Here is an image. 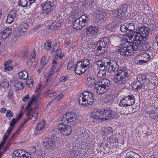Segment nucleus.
<instances>
[{
  "mask_svg": "<svg viewBox=\"0 0 158 158\" xmlns=\"http://www.w3.org/2000/svg\"><path fill=\"white\" fill-rule=\"evenodd\" d=\"M135 32H128V31L127 32V36L130 39H131L134 36V38L135 36Z\"/></svg>",
  "mask_w": 158,
  "mask_h": 158,
  "instance_id": "51",
  "label": "nucleus"
},
{
  "mask_svg": "<svg viewBox=\"0 0 158 158\" xmlns=\"http://www.w3.org/2000/svg\"><path fill=\"white\" fill-rule=\"evenodd\" d=\"M38 116V114L37 113H35L29 115L28 118L27 119L25 122V123L28 121L30 119H32V120H34V121H35L36 118Z\"/></svg>",
  "mask_w": 158,
  "mask_h": 158,
  "instance_id": "39",
  "label": "nucleus"
},
{
  "mask_svg": "<svg viewBox=\"0 0 158 158\" xmlns=\"http://www.w3.org/2000/svg\"><path fill=\"white\" fill-rule=\"evenodd\" d=\"M77 116L76 114L73 112H68L64 115L60 119L61 122L68 123L69 122H74L76 119Z\"/></svg>",
  "mask_w": 158,
  "mask_h": 158,
  "instance_id": "9",
  "label": "nucleus"
},
{
  "mask_svg": "<svg viewBox=\"0 0 158 158\" xmlns=\"http://www.w3.org/2000/svg\"><path fill=\"white\" fill-rule=\"evenodd\" d=\"M6 116L7 117H11L13 116L10 110H7L6 113Z\"/></svg>",
  "mask_w": 158,
  "mask_h": 158,
  "instance_id": "60",
  "label": "nucleus"
},
{
  "mask_svg": "<svg viewBox=\"0 0 158 158\" xmlns=\"http://www.w3.org/2000/svg\"><path fill=\"white\" fill-rule=\"evenodd\" d=\"M16 123L15 119V118H13L10 122V125L11 127H13Z\"/></svg>",
  "mask_w": 158,
  "mask_h": 158,
  "instance_id": "61",
  "label": "nucleus"
},
{
  "mask_svg": "<svg viewBox=\"0 0 158 158\" xmlns=\"http://www.w3.org/2000/svg\"><path fill=\"white\" fill-rule=\"evenodd\" d=\"M118 65L116 61L112 60L107 62L106 70L108 73L117 72L118 70Z\"/></svg>",
  "mask_w": 158,
  "mask_h": 158,
  "instance_id": "11",
  "label": "nucleus"
},
{
  "mask_svg": "<svg viewBox=\"0 0 158 158\" xmlns=\"http://www.w3.org/2000/svg\"><path fill=\"white\" fill-rule=\"evenodd\" d=\"M94 0H87L85 2L87 6H89L90 9H93L94 8Z\"/></svg>",
  "mask_w": 158,
  "mask_h": 158,
  "instance_id": "41",
  "label": "nucleus"
},
{
  "mask_svg": "<svg viewBox=\"0 0 158 158\" xmlns=\"http://www.w3.org/2000/svg\"><path fill=\"white\" fill-rule=\"evenodd\" d=\"M20 130L19 129L17 130L16 132L12 136V139H14L15 137H17V135L20 133Z\"/></svg>",
  "mask_w": 158,
  "mask_h": 158,
  "instance_id": "58",
  "label": "nucleus"
},
{
  "mask_svg": "<svg viewBox=\"0 0 158 158\" xmlns=\"http://www.w3.org/2000/svg\"><path fill=\"white\" fill-rule=\"evenodd\" d=\"M142 43H143V42H141V44L139 46L138 48H139V47L140 46L143 48V49L144 50H147L150 49V47L148 43H146L142 44Z\"/></svg>",
  "mask_w": 158,
  "mask_h": 158,
  "instance_id": "42",
  "label": "nucleus"
},
{
  "mask_svg": "<svg viewBox=\"0 0 158 158\" xmlns=\"http://www.w3.org/2000/svg\"><path fill=\"white\" fill-rule=\"evenodd\" d=\"M25 151L23 150L19 149L14 151L12 153V156L13 157H17L18 158L21 157L23 153H25Z\"/></svg>",
  "mask_w": 158,
  "mask_h": 158,
  "instance_id": "26",
  "label": "nucleus"
},
{
  "mask_svg": "<svg viewBox=\"0 0 158 158\" xmlns=\"http://www.w3.org/2000/svg\"><path fill=\"white\" fill-rule=\"evenodd\" d=\"M106 70H100L97 74V76L99 78H102L104 77L106 74Z\"/></svg>",
  "mask_w": 158,
  "mask_h": 158,
  "instance_id": "37",
  "label": "nucleus"
},
{
  "mask_svg": "<svg viewBox=\"0 0 158 158\" xmlns=\"http://www.w3.org/2000/svg\"><path fill=\"white\" fill-rule=\"evenodd\" d=\"M126 158H140V156L135 152L131 151L127 153Z\"/></svg>",
  "mask_w": 158,
  "mask_h": 158,
  "instance_id": "28",
  "label": "nucleus"
},
{
  "mask_svg": "<svg viewBox=\"0 0 158 158\" xmlns=\"http://www.w3.org/2000/svg\"><path fill=\"white\" fill-rule=\"evenodd\" d=\"M137 80L139 81L141 84L146 85L149 82V79L147 77L146 75L140 74L137 76Z\"/></svg>",
  "mask_w": 158,
  "mask_h": 158,
  "instance_id": "19",
  "label": "nucleus"
},
{
  "mask_svg": "<svg viewBox=\"0 0 158 158\" xmlns=\"http://www.w3.org/2000/svg\"><path fill=\"white\" fill-rule=\"evenodd\" d=\"M43 12L45 15H51L52 12L53 10H52L51 9H49L47 8H43Z\"/></svg>",
  "mask_w": 158,
  "mask_h": 158,
  "instance_id": "40",
  "label": "nucleus"
},
{
  "mask_svg": "<svg viewBox=\"0 0 158 158\" xmlns=\"http://www.w3.org/2000/svg\"><path fill=\"white\" fill-rule=\"evenodd\" d=\"M52 5V2L49 1H47L44 3H43L42 5V8H43L44 7V6H49Z\"/></svg>",
  "mask_w": 158,
  "mask_h": 158,
  "instance_id": "55",
  "label": "nucleus"
},
{
  "mask_svg": "<svg viewBox=\"0 0 158 158\" xmlns=\"http://www.w3.org/2000/svg\"><path fill=\"white\" fill-rule=\"evenodd\" d=\"M92 68V66L90 64L89 60L86 59L78 62L76 64L74 70L77 74L81 75L87 70L89 71Z\"/></svg>",
  "mask_w": 158,
  "mask_h": 158,
  "instance_id": "3",
  "label": "nucleus"
},
{
  "mask_svg": "<svg viewBox=\"0 0 158 158\" xmlns=\"http://www.w3.org/2000/svg\"><path fill=\"white\" fill-rule=\"evenodd\" d=\"M37 101V98H36L35 97H32L31 99V102L30 103H31V104L32 103H35Z\"/></svg>",
  "mask_w": 158,
  "mask_h": 158,
  "instance_id": "64",
  "label": "nucleus"
},
{
  "mask_svg": "<svg viewBox=\"0 0 158 158\" xmlns=\"http://www.w3.org/2000/svg\"><path fill=\"white\" fill-rule=\"evenodd\" d=\"M129 6L127 4L123 5L120 9L123 11L124 14H126L127 12V10Z\"/></svg>",
  "mask_w": 158,
  "mask_h": 158,
  "instance_id": "50",
  "label": "nucleus"
},
{
  "mask_svg": "<svg viewBox=\"0 0 158 158\" xmlns=\"http://www.w3.org/2000/svg\"><path fill=\"white\" fill-rule=\"evenodd\" d=\"M68 79V77L66 76H63L60 79V81L64 82Z\"/></svg>",
  "mask_w": 158,
  "mask_h": 158,
  "instance_id": "63",
  "label": "nucleus"
},
{
  "mask_svg": "<svg viewBox=\"0 0 158 158\" xmlns=\"http://www.w3.org/2000/svg\"><path fill=\"white\" fill-rule=\"evenodd\" d=\"M94 95L92 93L87 91L81 93L77 96L79 104L83 106L92 105L94 102Z\"/></svg>",
  "mask_w": 158,
  "mask_h": 158,
  "instance_id": "2",
  "label": "nucleus"
},
{
  "mask_svg": "<svg viewBox=\"0 0 158 158\" xmlns=\"http://www.w3.org/2000/svg\"><path fill=\"white\" fill-rule=\"evenodd\" d=\"M129 76V74L126 70H120L116 74V76L114 77L113 81L118 85H124L126 83V78Z\"/></svg>",
  "mask_w": 158,
  "mask_h": 158,
  "instance_id": "6",
  "label": "nucleus"
},
{
  "mask_svg": "<svg viewBox=\"0 0 158 158\" xmlns=\"http://www.w3.org/2000/svg\"><path fill=\"white\" fill-rule=\"evenodd\" d=\"M131 85L133 88L136 89L137 90H140L142 87L143 86V84L137 80L134 81L131 83Z\"/></svg>",
  "mask_w": 158,
  "mask_h": 158,
  "instance_id": "25",
  "label": "nucleus"
},
{
  "mask_svg": "<svg viewBox=\"0 0 158 158\" xmlns=\"http://www.w3.org/2000/svg\"><path fill=\"white\" fill-rule=\"evenodd\" d=\"M113 14L114 17L118 18L119 19L122 18L125 15L124 12L120 9H118L114 11L113 12Z\"/></svg>",
  "mask_w": 158,
  "mask_h": 158,
  "instance_id": "22",
  "label": "nucleus"
},
{
  "mask_svg": "<svg viewBox=\"0 0 158 158\" xmlns=\"http://www.w3.org/2000/svg\"><path fill=\"white\" fill-rule=\"evenodd\" d=\"M139 43L135 40H134L133 43L131 44L125 42L117 47V52L121 55L129 56L133 54L134 51L138 49L139 46L138 44Z\"/></svg>",
  "mask_w": 158,
  "mask_h": 158,
  "instance_id": "1",
  "label": "nucleus"
},
{
  "mask_svg": "<svg viewBox=\"0 0 158 158\" xmlns=\"http://www.w3.org/2000/svg\"><path fill=\"white\" fill-rule=\"evenodd\" d=\"M110 85V82L109 80L106 78L97 81L94 89L97 94H102L107 91Z\"/></svg>",
  "mask_w": 158,
  "mask_h": 158,
  "instance_id": "4",
  "label": "nucleus"
},
{
  "mask_svg": "<svg viewBox=\"0 0 158 158\" xmlns=\"http://www.w3.org/2000/svg\"><path fill=\"white\" fill-rule=\"evenodd\" d=\"M96 64L98 66L100 70H106L107 62H105L102 60L97 61Z\"/></svg>",
  "mask_w": 158,
  "mask_h": 158,
  "instance_id": "24",
  "label": "nucleus"
},
{
  "mask_svg": "<svg viewBox=\"0 0 158 158\" xmlns=\"http://www.w3.org/2000/svg\"><path fill=\"white\" fill-rule=\"evenodd\" d=\"M49 57L43 56L41 60V65L43 66H44L48 62Z\"/></svg>",
  "mask_w": 158,
  "mask_h": 158,
  "instance_id": "31",
  "label": "nucleus"
},
{
  "mask_svg": "<svg viewBox=\"0 0 158 158\" xmlns=\"http://www.w3.org/2000/svg\"><path fill=\"white\" fill-rule=\"evenodd\" d=\"M28 73L26 71H23L22 72H19L18 75L21 79L24 80L26 79L28 77Z\"/></svg>",
  "mask_w": 158,
  "mask_h": 158,
  "instance_id": "30",
  "label": "nucleus"
},
{
  "mask_svg": "<svg viewBox=\"0 0 158 158\" xmlns=\"http://www.w3.org/2000/svg\"><path fill=\"white\" fill-rule=\"evenodd\" d=\"M127 24V26L128 31V32H134L133 31V30H134L135 28L134 23L131 22L128 23Z\"/></svg>",
  "mask_w": 158,
  "mask_h": 158,
  "instance_id": "35",
  "label": "nucleus"
},
{
  "mask_svg": "<svg viewBox=\"0 0 158 158\" xmlns=\"http://www.w3.org/2000/svg\"><path fill=\"white\" fill-rule=\"evenodd\" d=\"M120 107H123L121 111V112L123 113V114H127L129 113H133L132 110L134 109L132 106Z\"/></svg>",
  "mask_w": 158,
  "mask_h": 158,
  "instance_id": "23",
  "label": "nucleus"
},
{
  "mask_svg": "<svg viewBox=\"0 0 158 158\" xmlns=\"http://www.w3.org/2000/svg\"><path fill=\"white\" fill-rule=\"evenodd\" d=\"M20 2L21 3L19 5L23 7L31 5L29 3L30 2L27 1V0H20Z\"/></svg>",
  "mask_w": 158,
  "mask_h": 158,
  "instance_id": "43",
  "label": "nucleus"
},
{
  "mask_svg": "<svg viewBox=\"0 0 158 158\" xmlns=\"http://www.w3.org/2000/svg\"><path fill=\"white\" fill-rule=\"evenodd\" d=\"M43 142L44 143V145H45L46 143V146H49V147L51 149H52L53 147H56L58 143L57 139V137L54 136H52L49 141H47L45 142L44 141Z\"/></svg>",
  "mask_w": 158,
  "mask_h": 158,
  "instance_id": "16",
  "label": "nucleus"
},
{
  "mask_svg": "<svg viewBox=\"0 0 158 158\" xmlns=\"http://www.w3.org/2000/svg\"><path fill=\"white\" fill-rule=\"evenodd\" d=\"M35 52H31L30 54V60L31 62L32 63L35 62Z\"/></svg>",
  "mask_w": 158,
  "mask_h": 158,
  "instance_id": "47",
  "label": "nucleus"
},
{
  "mask_svg": "<svg viewBox=\"0 0 158 158\" xmlns=\"http://www.w3.org/2000/svg\"><path fill=\"white\" fill-rule=\"evenodd\" d=\"M106 15V14L104 10H98L96 13V18L98 21L103 22Z\"/></svg>",
  "mask_w": 158,
  "mask_h": 158,
  "instance_id": "20",
  "label": "nucleus"
},
{
  "mask_svg": "<svg viewBox=\"0 0 158 158\" xmlns=\"http://www.w3.org/2000/svg\"><path fill=\"white\" fill-rule=\"evenodd\" d=\"M14 85L15 87L16 88V89L18 90L22 89L24 86L23 82L20 81H16Z\"/></svg>",
  "mask_w": 158,
  "mask_h": 158,
  "instance_id": "34",
  "label": "nucleus"
},
{
  "mask_svg": "<svg viewBox=\"0 0 158 158\" xmlns=\"http://www.w3.org/2000/svg\"><path fill=\"white\" fill-rule=\"evenodd\" d=\"M5 67V68L4 69L5 71H11L13 69V66L12 65L10 66L9 65H7Z\"/></svg>",
  "mask_w": 158,
  "mask_h": 158,
  "instance_id": "57",
  "label": "nucleus"
},
{
  "mask_svg": "<svg viewBox=\"0 0 158 158\" xmlns=\"http://www.w3.org/2000/svg\"><path fill=\"white\" fill-rule=\"evenodd\" d=\"M45 124V123L44 120H42L38 124L37 128L38 130H41L44 127Z\"/></svg>",
  "mask_w": 158,
  "mask_h": 158,
  "instance_id": "44",
  "label": "nucleus"
},
{
  "mask_svg": "<svg viewBox=\"0 0 158 158\" xmlns=\"http://www.w3.org/2000/svg\"><path fill=\"white\" fill-rule=\"evenodd\" d=\"M61 49H59L58 50L54 52L55 58L56 59L59 58L60 59H61L64 55L61 53Z\"/></svg>",
  "mask_w": 158,
  "mask_h": 158,
  "instance_id": "32",
  "label": "nucleus"
},
{
  "mask_svg": "<svg viewBox=\"0 0 158 158\" xmlns=\"http://www.w3.org/2000/svg\"><path fill=\"white\" fill-rule=\"evenodd\" d=\"M52 43V41L51 39L46 40V43L44 44L45 49L47 50H50L51 48Z\"/></svg>",
  "mask_w": 158,
  "mask_h": 158,
  "instance_id": "38",
  "label": "nucleus"
},
{
  "mask_svg": "<svg viewBox=\"0 0 158 158\" xmlns=\"http://www.w3.org/2000/svg\"><path fill=\"white\" fill-rule=\"evenodd\" d=\"M31 103H29L27 106V115H29L31 113V111L32 110V108L31 107Z\"/></svg>",
  "mask_w": 158,
  "mask_h": 158,
  "instance_id": "49",
  "label": "nucleus"
},
{
  "mask_svg": "<svg viewBox=\"0 0 158 158\" xmlns=\"http://www.w3.org/2000/svg\"><path fill=\"white\" fill-rule=\"evenodd\" d=\"M97 55L98 56L103 55L104 54L107 50V48L101 47H97Z\"/></svg>",
  "mask_w": 158,
  "mask_h": 158,
  "instance_id": "27",
  "label": "nucleus"
},
{
  "mask_svg": "<svg viewBox=\"0 0 158 158\" xmlns=\"http://www.w3.org/2000/svg\"><path fill=\"white\" fill-rule=\"evenodd\" d=\"M56 130L61 134L65 135H70L73 131L71 126L65 124L62 122L59 124L57 127Z\"/></svg>",
  "mask_w": 158,
  "mask_h": 158,
  "instance_id": "7",
  "label": "nucleus"
},
{
  "mask_svg": "<svg viewBox=\"0 0 158 158\" xmlns=\"http://www.w3.org/2000/svg\"><path fill=\"white\" fill-rule=\"evenodd\" d=\"M99 28L97 26H89L86 28V35H90L95 37L98 35L99 31Z\"/></svg>",
  "mask_w": 158,
  "mask_h": 158,
  "instance_id": "13",
  "label": "nucleus"
},
{
  "mask_svg": "<svg viewBox=\"0 0 158 158\" xmlns=\"http://www.w3.org/2000/svg\"><path fill=\"white\" fill-rule=\"evenodd\" d=\"M59 46L60 44L58 43L55 44L53 47V50L54 52L58 50L59 49H60L59 48Z\"/></svg>",
  "mask_w": 158,
  "mask_h": 158,
  "instance_id": "54",
  "label": "nucleus"
},
{
  "mask_svg": "<svg viewBox=\"0 0 158 158\" xmlns=\"http://www.w3.org/2000/svg\"><path fill=\"white\" fill-rule=\"evenodd\" d=\"M74 63L73 61H69L67 65V68L69 70H72L73 69Z\"/></svg>",
  "mask_w": 158,
  "mask_h": 158,
  "instance_id": "52",
  "label": "nucleus"
},
{
  "mask_svg": "<svg viewBox=\"0 0 158 158\" xmlns=\"http://www.w3.org/2000/svg\"><path fill=\"white\" fill-rule=\"evenodd\" d=\"M140 59L137 60V63L139 64L147 62L149 59L150 55L146 52H143L140 54L138 56Z\"/></svg>",
  "mask_w": 158,
  "mask_h": 158,
  "instance_id": "15",
  "label": "nucleus"
},
{
  "mask_svg": "<svg viewBox=\"0 0 158 158\" xmlns=\"http://www.w3.org/2000/svg\"><path fill=\"white\" fill-rule=\"evenodd\" d=\"M147 113L152 118V117L154 116V115L155 114V111L154 110L148 111L147 112Z\"/></svg>",
  "mask_w": 158,
  "mask_h": 158,
  "instance_id": "56",
  "label": "nucleus"
},
{
  "mask_svg": "<svg viewBox=\"0 0 158 158\" xmlns=\"http://www.w3.org/2000/svg\"><path fill=\"white\" fill-rule=\"evenodd\" d=\"M12 129H13V127H10L8 128V129L6 133H5V135L8 137Z\"/></svg>",
  "mask_w": 158,
  "mask_h": 158,
  "instance_id": "59",
  "label": "nucleus"
},
{
  "mask_svg": "<svg viewBox=\"0 0 158 158\" xmlns=\"http://www.w3.org/2000/svg\"><path fill=\"white\" fill-rule=\"evenodd\" d=\"M104 120H110L114 118V115L112 110L110 108H106L104 109Z\"/></svg>",
  "mask_w": 158,
  "mask_h": 158,
  "instance_id": "14",
  "label": "nucleus"
},
{
  "mask_svg": "<svg viewBox=\"0 0 158 158\" xmlns=\"http://www.w3.org/2000/svg\"><path fill=\"white\" fill-rule=\"evenodd\" d=\"M8 136H7L6 135H4L3 137V140L2 142V144L0 143V150L2 148V146L5 143L6 141V139H7Z\"/></svg>",
  "mask_w": 158,
  "mask_h": 158,
  "instance_id": "53",
  "label": "nucleus"
},
{
  "mask_svg": "<svg viewBox=\"0 0 158 158\" xmlns=\"http://www.w3.org/2000/svg\"><path fill=\"white\" fill-rule=\"evenodd\" d=\"M109 144L108 143H103L102 145H99L101 147H102H102L104 150H108L110 146L109 145L110 144V142H109Z\"/></svg>",
  "mask_w": 158,
  "mask_h": 158,
  "instance_id": "46",
  "label": "nucleus"
},
{
  "mask_svg": "<svg viewBox=\"0 0 158 158\" xmlns=\"http://www.w3.org/2000/svg\"><path fill=\"white\" fill-rule=\"evenodd\" d=\"M99 115V114L98 113V109H96L94 110V111L92 112L91 115V117L96 119H98L100 118Z\"/></svg>",
  "mask_w": 158,
  "mask_h": 158,
  "instance_id": "36",
  "label": "nucleus"
},
{
  "mask_svg": "<svg viewBox=\"0 0 158 158\" xmlns=\"http://www.w3.org/2000/svg\"><path fill=\"white\" fill-rule=\"evenodd\" d=\"M60 25L61 24L58 22H57L56 23H53L49 26V28L51 30H56L60 26Z\"/></svg>",
  "mask_w": 158,
  "mask_h": 158,
  "instance_id": "33",
  "label": "nucleus"
},
{
  "mask_svg": "<svg viewBox=\"0 0 158 158\" xmlns=\"http://www.w3.org/2000/svg\"><path fill=\"white\" fill-rule=\"evenodd\" d=\"M120 30L123 33L127 32L128 31L127 26H126L125 25L122 24L120 26Z\"/></svg>",
  "mask_w": 158,
  "mask_h": 158,
  "instance_id": "48",
  "label": "nucleus"
},
{
  "mask_svg": "<svg viewBox=\"0 0 158 158\" xmlns=\"http://www.w3.org/2000/svg\"><path fill=\"white\" fill-rule=\"evenodd\" d=\"M139 32L136 33V35H135L133 40L138 43L139 42L138 44L140 45L141 42H142V40L146 38V36L149 33L150 30L148 27L144 26L139 27Z\"/></svg>",
  "mask_w": 158,
  "mask_h": 158,
  "instance_id": "5",
  "label": "nucleus"
},
{
  "mask_svg": "<svg viewBox=\"0 0 158 158\" xmlns=\"http://www.w3.org/2000/svg\"><path fill=\"white\" fill-rule=\"evenodd\" d=\"M109 41L108 37H103L100 41L94 43L92 47L94 49H95L97 47L107 48V44L109 42Z\"/></svg>",
  "mask_w": 158,
  "mask_h": 158,
  "instance_id": "10",
  "label": "nucleus"
},
{
  "mask_svg": "<svg viewBox=\"0 0 158 158\" xmlns=\"http://www.w3.org/2000/svg\"><path fill=\"white\" fill-rule=\"evenodd\" d=\"M98 113L99 114V115L100 118L99 119L104 120V109H98Z\"/></svg>",
  "mask_w": 158,
  "mask_h": 158,
  "instance_id": "45",
  "label": "nucleus"
},
{
  "mask_svg": "<svg viewBox=\"0 0 158 158\" xmlns=\"http://www.w3.org/2000/svg\"><path fill=\"white\" fill-rule=\"evenodd\" d=\"M79 18L82 21V24H83V26H85L89 21L88 16L86 15H82Z\"/></svg>",
  "mask_w": 158,
  "mask_h": 158,
  "instance_id": "29",
  "label": "nucleus"
},
{
  "mask_svg": "<svg viewBox=\"0 0 158 158\" xmlns=\"http://www.w3.org/2000/svg\"><path fill=\"white\" fill-rule=\"evenodd\" d=\"M82 22L79 18L76 19L73 23V28L77 30L81 29L83 27L85 26L83 25Z\"/></svg>",
  "mask_w": 158,
  "mask_h": 158,
  "instance_id": "21",
  "label": "nucleus"
},
{
  "mask_svg": "<svg viewBox=\"0 0 158 158\" xmlns=\"http://www.w3.org/2000/svg\"><path fill=\"white\" fill-rule=\"evenodd\" d=\"M87 77L86 81V84L87 86L89 88H92L94 87L96 83V78L95 76L93 74H87Z\"/></svg>",
  "mask_w": 158,
  "mask_h": 158,
  "instance_id": "12",
  "label": "nucleus"
},
{
  "mask_svg": "<svg viewBox=\"0 0 158 158\" xmlns=\"http://www.w3.org/2000/svg\"><path fill=\"white\" fill-rule=\"evenodd\" d=\"M134 96L131 95L122 98L119 103V106H132L135 102Z\"/></svg>",
  "mask_w": 158,
  "mask_h": 158,
  "instance_id": "8",
  "label": "nucleus"
},
{
  "mask_svg": "<svg viewBox=\"0 0 158 158\" xmlns=\"http://www.w3.org/2000/svg\"><path fill=\"white\" fill-rule=\"evenodd\" d=\"M12 29L10 27H7L3 30L1 32L0 35L1 38L5 40L9 38L12 34Z\"/></svg>",
  "mask_w": 158,
  "mask_h": 158,
  "instance_id": "17",
  "label": "nucleus"
},
{
  "mask_svg": "<svg viewBox=\"0 0 158 158\" xmlns=\"http://www.w3.org/2000/svg\"><path fill=\"white\" fill-rule=\"evenodd\" d=\"M17 10L15 9L11 10L8 15L6 21V22L10 24L15 19L17 15Z\"/></svg>",
  "mask_w": 158,
  "mask_h": 158,
  "instance_id": "18",
  "label": "nucleus"
},
{
  "mask_svg": "<svg viewBox=\"0 0 158 158\" xmlns=\"http://www.w3.org/2000/svg\"><path fill=\"white\" fill-rule=\"evenodd\" d=\"M26 27H25L24 26H21L20 27V32L24 33L26 31Z\"/></svg>",
  "mask_w": 158,
  "mask_h": 158,
  "instance_id": "62",
  "label": "nucleus"
}]
</instances>
